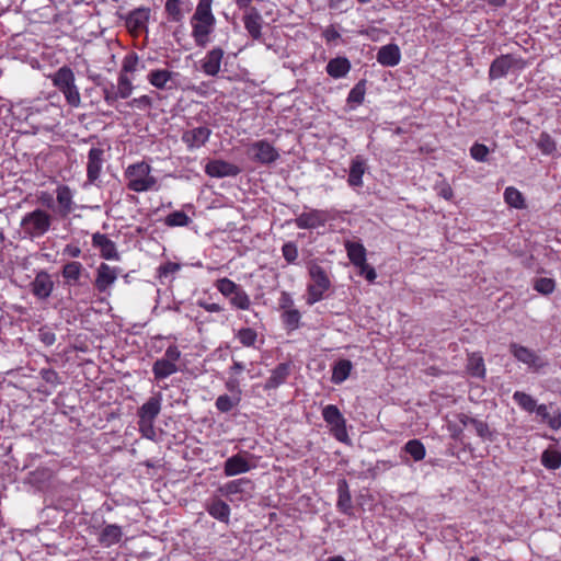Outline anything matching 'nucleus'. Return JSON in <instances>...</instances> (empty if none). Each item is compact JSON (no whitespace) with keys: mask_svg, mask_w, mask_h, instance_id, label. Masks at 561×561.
<instances>
[{"mask_svg":"<svg viewBox=\"0 0 561 561\" xmlns=\"http://www.w3.org/2000/svg\"><path fill=\"white\" fill-rule=\"evenodd\" d=\"M213 0H199L191 23L193 36L198 46H206L209 42L208 36L215 26V16L211 13Z\"/></svg>","mask_w":561,"mask_h":561,"instance_id":"f257e3e1","label":"nucleus"},{"mask_svg":"<svg viewBox=\"0 0 561 561\" xmlns=\"http://www.w3.org/2000/svg\"><path fill=\"white\" fill-rule=\"evenodd\" d=\"M309 283L307 286L306 302L309 306L323 299L325 291L331 287V280L328 272L317 262L308 264Z\"/></svg>","mask_w":561,"mask_h":561,"instance_id":"f03ea898","label":"nucleus"},{"mask_svg":"<svg viewBox=\"0 0 561 561\" xmlns=\"http://www.w3.org/2000/svg\"><path fill=\"white\" fill-rule=\"evenodd\" d=\"M124 175L126 186L137 193L150 191L157 184L156 178L151 174V168L146 162L130 164Z\"/></svg>","mask_w":561,"mask_h":561,"instance_id":"7ed1b4c3","label":"nucleus"},{"mask_svg":"<svg viewBox=\"0 0 561 561\" xmlns=\"http://www.w3.org/2000/svg\"><path fill=\"white\" fill-rule=\"evenodd\" d=\"M51 222L53 216L49 213L42 208H36L22 217L20 227L26 237L36 239L49 231Z\"/></svg>","mask_w":561,"mask_h":561,"instance_id":"20e7f679","label":"nucleus"},{"mask_svg":"<svg viewBox=\"0 0 561 561\" xmlns=\"http://www.w3.org/2000/svg\"><path fill=\"white\" fill-rule=\"evenodd\" d=\"M75 80L73 71L67 66L59 68L51 76L53 84L64 94L68 104L78 107L81 103V98Z\"/></svg>","mask_w":561,"mask_h":561,"instance_id":"39448f33","label":"nucleus"},{"mask_svg":"<svg viewBox=\"0 0 561 561\" xmlns=\"http://www.w3.org/2000/svg\"><path fill=\"white\" fill-rule=\"evenodd\" d=\"M253 483L251 480L241 478L229 481L219 488L221 495L230 502H243L252 496Z\"/></svg>","mask_w":561,"mask_h":561,"instance_id":"423d86ee","label":"nucleus"},{"mask_svg":"<svg viewBox=\"0 0 561 561\" xmlns=\"http://www.w3.org/2000/svg\"><path fill=\"white\" fill-rule=\"evenodd\" d=\"M526 67L524 59L513 55H502L494 59L489 69L490 79H499L506 76L511 70H522Z\"/></svg>","mask_w":561,"mask_h":561,"instance_id":"0eeeda50","label":"nucleus"},{"mask_svg":"<svg viewBox=\"0 0 561 561\" xmlns=\"http://www.w3.org/2000/svg\"><path fill=\"white\" fill-rule=\"evenodd\" d=\"M256 467L255 457L249 453H238L225 461L224 473L226 477L249 472Z\"/></svg>","mask_w":561,"mask_h":561,"instance_id":"6e6552de","label":"nucleus"},{"mask_svg":"<svg viewBox=\"0 0 561 561\" xmlns=\"http://www.w3.org/2000/svg\"><path fill=\"white\" fill-rule=\"evenodd\" d=\"M322 416L324 421L331 426V432L334 437L340 442H346V421L336 405L329 404L323 408Z\"/></svg>","mask_w":561,"mask_h":561,"instance_id":"1a4fd4ad","label":"nucleus"},{"mask_svg":"<svg viewBox=\"0 0 561 561\" xmlns=\"http://www.w3.org/2000/svg\"><path fill=\"white\" fill-rule=\"evenodd\" d=\"M510 351L517 360L526 364L530 369L535 371H538L547 366V360L545 358L525 346L512 343L510 345Z\"/></svg>","mask_w":561,"mask_h":561,"instance_id":"9d476101","label":"nucleus"},{"mask_svg":"<svg viewBox=\"0 0 561 561\" xmlns=\"http://www.w3.org/2000/svg\"><path fill=\"white\" fill-rule=\"evenodd\" d=\"M250 157L262 164L275 162L279 158L277 150L266 140H259L249 147Z\"/></svg>","mask_w":561,"mask_h":561,"instance_id":"9b49d317","label":"nucleus"},{"mask_svg":"<svg viewBox=\"0 0 561 561\" xmlns=\"http://www.w3.org/2000/svg\"><path fill=\"white\" fill-rule=\"evenodd\" d=\"M119 273L121 268L101 263L96 268L94 287L99 293H107L110 287L116 282Z\"/></svg>","mask_w":561,"mask_h":561,"instance_id":"f8f14e48","label":"nucleus"},{"mask_svg":"<svg viewBox=\"0 0 561 561\" xmlns=\"http://www.w3.org/2000/svg\"><path fill=\"white\" fill-rule=\"evenodd\" d=\"M329 219L327 210L311 209L300 214L295 219V224L299 229H314L324 226Z\"/></svg>","mask_w":561,"mask_h":561,"instance_id":"ddd939ff","label":"nucleus"},{"mask_svg":"<svg viewBox=\"0 0 561 561\" xmlns=\"http://www.w3.org/2000/svg\"><path fill=\"white\" fill-rule=\"evenodd\" d=\"M150 12L148 9H136L126 19V27L134 36H138L147 30Z\"/></svg>","mask_w":561,"mask_h":561,"instance_id":"4468645a","label":"nucleus"},{"mask_svg":"<svg viewBox=\"0 0 561 561\" xmlns=\"http://www.w3.org/2000/svg\"><path fill=\"white\" fill-rule=\"evenodd\" d=\"M159 411L160 398L158 396H153L139 409L138 415L140 428H151L152 421L158 415Z\"/></svg>","mask_w":561,"mask_h":561,"instance_id":"2eb2a0df","label":"nucleus"},{"mask_svg":"<svg viewBox=\"0 0 561 561\" xmlns=\"http://www.w3.org/2000/svg\"><path fill=\"white\" fill-rule=\"evenodd\" d=\"M92 245L100 250L101 256L105 260H119L115 243L106 236L96 232L92 236Z\"/></svg>","mask_w":561,"mask_h":561,"instance_id":"dca6fc26","label":"nucleus"},{"mask_svg":"<svg viewBox=\"0 0 561 561\" xmlns=\"http://www.w3.org/2000/svg\"><path fill=\"white\" fill-rule=\"evenodd\" d=\"M31 287L34 296L39 299H46L50 296L54 289V282L47 272L41 271L31 283Z\"/></svg>","mask_w":561,"mask_h":561,"instance_id":"f3484780","label":"nucleus"},{"mask_svg":"<svg viewBox=\"0 0 561 561\" xmlns=\"http://www.w3.org/2000/svg\"><path fill=\"white\" fill-rule=\"evenodd\" d=\"M205 172L213 178L236 176L240 169L224 160H211L205 167Z\"/></svg>","mask_w":561,"mask_h":561,"instance_id":"a211bd4d","label":"nucleus"},{"mask_svg":"<svg viewBox=\"0 0 561 561\" xmlns=\"http://www.w3.org/2000/svg\"><path fill=\"white\" fill-rule=\"evenodd\" d=\"M104 150L101 148H91L88 154L87 176L90 183H94L101 173L103 164Z\"/></svg>","mask_w":561,"mask_h":561,"instance_id":"6ab92c4d","label":"nucleus"},{"mask_svg":"<svg viewBox=\"0 0 561 561\" xmlns=\"http://www.w3.org/2000/svg\"><path fill=\"white\" fill-rule=\"evenodd\" d=\"M367 162L366 160L360 157L356 156L352 159L350 164V173L347 183L352 187H362L363 186V175L367 171Z\"/></svg>","mask_w":561,"mask_h":561,"instance_id":"aec40b11","label":"nucleus"},{"mask_svg":"<svg viewBox=\"0 0 561 561\" xmlns=\"http://www.w3.org/2000/svg\"><path fill=\"white\" fill-rule=\"evenodd\" d=\"M224 54L219 47H215L206 54L202 60V69L207 76L214 77L219 72Z\"/></svg>","mask_w":561,"mask_h":561,"instance_id":"412c9836","label":"nucleus"},{"mask_svg":"<svg viewBox=\"0 0 561 561\" xmlns=\"http://www.w3.org/2000/svg\"><path fill=\"white\" fill-rule=\"evenodd\" d=\"M56 199L61 217L68 216L75 209L73 193L69 186L59 185L56 190Z\"/></svg>","mask_w":561,"mask_h":561,"instance_id":"4be33fe9","label":"nucleus"},{"mask_svg":"<svg viewBox=\"0 0 561 561\" xmlns=\"http://www.w3.org/2000/svg\"><path fill=\"white\" fill-rule=\"evenodd\" d=\"M552 405L539 404L535 409L541 422L546 423L551 430L558 431L561 428V411L559 409L550 412Z\"/></svg>","mask_w":561,"mask_h":561,"instance_id":"5701e85b","label":"nucleus"},{"mask_svg":"<svg viewBox=\"0 0 561 561\" xmlns=\"http://www.w3.org/2000/svg\"><path fill=\"white\" fill-rule=\"evenodd\" d=\"M400 49L394 44H388L382 46L377 54L378 62L386 67L397 66L400 62Z\"/></svg>","mask_w":561,"mask_h":561,"instance_id":"b1692460","label":"nucleus"},{"mask_svg":"<svg viewBox=\"0 0 561 561\" xmlns=\"http://www.w3.org/2000/svg\"><path fill=\"white\" fill-rule=\"evenodd\" d=\"M210 130L206 127H198L192 130L185 131L182 136V140L187 145L190 149L199 148L209 138Z\"/></svg>","mask_w":561,"mask_h":561,"instance_id":"393cba45","label":"nucleus"},{"mask_svg":"<svg viewBox=\"0 0 561 561\" xmlns=\"http://www.w3.org/2000/svg\"><path fill=\"white\" fill-rule=\"evenodd\" d=\"M351 70V62L345 57H336L331 59L327 65V72L334 79L345 77Z\"/></svg>","mask_w":561,"mask_h":561,"instance_id":"a878e982","label":"nucleus"},{"mask_svg":"<svg viewBox=\"0 0 561 561\" xmlns=\"http://www.w3.org/2000/svg\"><path fill=\"white\" fill-rule=\"evenodd\" d=\"M207 512L214 518L222 522L229 523L230 516V507L229 505L220 499H214L207 504Z\"/></svg>","mask_w":561,"mask_h":561,"instance_id":"bb28decb","label":"nucleus"},{"mask_svg":"<svg viewBox=\"0 0 561 561\" xmlns=\"http://www.w3.org/2000/svg\"><path fill=\"white\" fill-rule=\"evenodd\" d=\"M290 371V365L279 364L271 374L265 383V389H275L287 379Z\"/></svg>","mask_w":561,"mask_h":561,"instance_id":"cd10ccee","label":"nucleus"},{"mask_svg":"<svg viewBox=\"0 0 561 561\" xmlns=\"http://www.w3.org/2000/svg\"><path fill=\"white\" fill-rule=\"evenodd\" d=\"M149 80L158 89H172L175 83L172 72L165 69L152 71Z\"/></svg>","mask_w":561,"mask_h":561,"instance_id":"c85d7f7f","label":"nucleus"},{"mask_svg":"<svg viewBox=\"0 0 561 561\" xmlns=\"http://www.w3.org/2000/svg\"><path fill=\"white\" fill-rule=\"evenodd\" d=\"M122 538L121 527L117 525H107L100 534L99 541L104 547H111L117 543Z\"/></svg>","mask_w":561,"mask_h":561,"instance_id":"c756f323","label":"nucleus"},{"mask_svg":"<svg viewBox=\"0 0 561 561\" xmlns=\"http://www.w3.org/2000/svg\"><path fill=\"white\" fill-rule=\"evenodd\" d=\"M345 250L354 266L356 264H363L364 260H366V249L359 242L346 241Z\"/></svg>","mask_w":561,"mask_h":561,"instance_id":"7c9ffc66","label":"nucleus"},{"mask_svg":"<svg viewBox=\"0 0 561 561\" xmlns=\"http://www.w3.org/2000/svg\"><path fill=\"white\" fill-rule=\"evenodd\" d=\"M352 368L353 365L348 359H340L336 362L332 371V382L335 385L342 383L348 378Z\"/></svg>","mask_w":561,"mask_h":561,"instance_id":"2f4dec72","label":"nucleus"},{"mask_svg":"<svg viewBox=\"0 0 561 561\" xmlns=\"http://www.w3.org/2000/svg\"><path fill=\"white\" fill-rule=\"evenodd\" d=\"M243 21L248 33L259 39L261 37V15L253 10L244 15Z\"/></svg>","mask_w":561,"mask_h":561,"instance_id":"473e14b6","label":"nucleus"},{"mask_svg":"<svg viewBox=\"0 0 561 561\" xmlns=\"http://www.w3.org/2000/svg\"><path fill=\"white\" fill-rule=\"evenodd\" d=\"M83 266L78 261H71L65 264L62 268V277L67 284H77L81 277Z\"/></svg>","mask_w":561,"mask_h":561,"instance_id":"72a5a7b5","label":"nucleus"},{"mask_svg":"<svg viewBox=\"0 0 561 561\" xmlns=\"http://www.w3.org/2000/svg\"><path fill=\"white\" fill-rule=\"evenodd\" d=\"M467 370L472 377L484 378L485 366L482 356L472 353L468 357Z\"/></svg>","mask_w":561,"mask_h":561,"instance_id":"f704fd0d","label":"nucleus"},{"mask_svg":"<svg viewBox=\"0 0 561 561\" xmlns=\"http://www.w3.org/2000/svg\"><path fill=\"white\" fill-rule=\"evenodd\" d=\"M339 500L337 507L341 512L345 514H350L352 511V499L347 488V484L344 480L339 483Z\"/></svg>","mask_w":561,"mask_h":561,"instance_id":"c9c22d12","label":"nucleus"},{"mask_svg":"<svg viewBox=\"0 0 561 561\" xmlns=\"http://www.w3.org/2000/svg\"><path fill=\"white\" fill-rule=\"evenodd\" d=\"M175 371V365L169 359H159L153 365L154 377L160 383Z\"/></svg>","mask_w":561,"mask_h":561,"instance_id":"e433bc0d","label":"nucleus"},{"mask_svg":"<svg viewBox=\"0 0 561 561\" xmlns=\"http://www.w3.org/2000/svg\"><path fill=\"white\" fill-rule=\"evenodd\" d=\"M461 422L465 426H469V425L472 426L476 434L478 436H480L481 438H483V439L491 438L492 433L489 428V425L485 422L477 420V419H472L469 416H465V419H462Z\"/></svg>","mask_w":561,"mask_h":561,"instance_id":"4c0bfd02","label":"nucleus"},{"mask_svg":"<svg viewBox=\"0 0 561 561\" xmlns=\"http://www.w3.org/2000/svg\"><path fill=\"white\" fill-rule=\"evenodd\" d=\"M403 450L407 454H409L413 458L414 461L423 460L426 455L425 447L419 439L409 440L404 445Z\"/></svg>","mask_w":561,"mask_h":561,"instance_id":"58836bf2","label":"nucleus"},{"mask_svg":"<svg viewBox=\"0 0 561 561\" xmlns=\"http://www.w3.org/2000/svg\"><path fill=\"white\" fill-rule=\"evenodd\" d=\"M229 301L232 307L241 310H248L251 306L250 296L240 286L230 296Z\"/></svg>","mask_w":561,"mask_h":561,"instance_id":"ea45409f","label":"nucleus"},{"mask_svg":"<svg viewBox=\"0 0 561 561\" xmlns=\"http://www.w3.org/2000/svg\"><path fill=\"white\" fill-rule=\"evenodd\" d=\"M541 462L547 469L556 470L561 467V453L554 449L543 451Z\"/></svg>","mask_w":561,"mask_h":561,"instance_id":"a19ab883","label":"nucleus"},{"mask_svg":"<svg viewBox=\"0 0 561 561\" xmlns=\"http://www.w3.org/2000/svg\"><path fill=\"white\" fill-rule=\"evenodd\" d=\"M513 400L525 411L527 412H534L535 409L537 408V402L536 400L523 392V391H516L514 394H513Z\"/></svg>","mask_w":561,"mask_h":561,"instance_id":"79ce46f5","label":"nucleus"},{"mask_svg":"<svg viewBox=\"0 0 561 561\" xmlns=\"http://www.w3.org/2000/svg\"><path fill=\"white\" fill-rule=\"evenodd\" d=\"M504 198L505 202L515 208H523L524 207V198L522 193L516 190L515 187H507L504 192Z\"/></svg>","mask_w":561,"mask_h":561,"instance_id":"37998d69","label":"nucleus"},{"mask_svg":"<svg viewBox=\"0 0 561 561\" xmlns=\"http://www.w3.org/2000/svg\"><path fill=\"white\" fill-rule=\"evenodd\" d=\"M534 289L541 295H550L556 288V282L552 278L539 277L534 280Z\"/></svg>","mask_w":561,"mask_h":561,"instance_id":"c03bdc74","label":"nucleus"},{"mask_svg":"<svg viewBox=\"0 0 561 561\" xmlns=\"http://www.w3.org/2000/svg\"><path fill=\"white\" fill-rule=\"evenodd\" d=\"M215 286L218 291L227 298H230V296L239 288L238 284L227 277L217 279Z\"/></svg>","mask_w":561,"mask_h":561,"instance_id":"a18cd8bd","label":"nucleus"},{"mask_svg":"<svg viewBox=\"0 0 561 561\" xmlns=\"http://www.w3.org/2000/svg\"><path fill=\"white\" fill-rule=\"evenodd\" d=\"M237 337L243 346H253L257 339V333L251 328L240 329L237 333Z\"/></svg>","mask_w":561,"mask_h":561,"instance_id":"49530a36","label":"nucleus"},{"mask_svg":"<svg viewBox=\"0 0 561 561\" xmlns=\"http://www.w3.org/2000/svg\"><path fill=\"white\" fill-rule=\"evenodd\" d=\"M365 83L364 81L358 82L348 93L347 103L348 104H362L365 96Z\"/></svg>","mask_w":561,"mask_h":561,"instance_id":"de8ad7c7","label":"nucleus"},{"mask_svg":"<svg viewBox=\"0 0 561 561\" xmlns=\"http://www.w3.org/2000/svg\"><path fill=\"white\" fill-rule=\"evenodd\" d=\"M141 67L140 60L137 55L129 54L124 58L121 73H133L139 70Z\"/></svg>","mask_w":561,"mask_h":561,"instance_id":"09e8293b","label":"nucleus"},{"mask_svg":"<svg viewBox=\"0 0 561 561\" xmlns=\"http://www.w3.org/2000/svg\"><path fill=\"white\" fill-rule=\"evenodd\" d=\"M300 318V312L296 308H293L282 313V320L284 324L290 330L298 328Z\"/></svg>","mask_w":561,"mask_h":561,"instance_id":"8fccbe9b","label":"nucleus"},{"mask_svg":"<svg viewBox=\"0 0 561 561\" xmlns=\"http://www.w3.org/2000/svg\"><path fill=\"white\" fill-rule=\"evenodd\" d=\"M117 92L119 98L127 99L133 92L131 78L125 73H119Z\"/></svg>","mask_w":561,"mask_h":561,"instance_id":"3c124183","label":"nucleus"},{"mask_svg":"<svg viewBox=\"0 0 561 561\" xmlns=\"http://www.w3.org/2000/svg\"><path fill=\"white\" fill-rule=\"evenodd\" d=\"M537 146L539 147L543 154H551L552 152L556 151V142L547 133H542L539 136Z\"/></svg>","mask_w":561,"mask_h":561,"instance_id":"603ef678","label":"nucleus"},{"mask_svg":"<svg viewBox=\"0 0 561 561\" xmlns=\"http://www.w3.org/2000/svg\"><path fill=\"white\" fill-rule=\"evenodd\" d=\"M282 253H283L284 259L288 263H294L298 256L297 247L293 242L285 243L282 248Z\"/></svg>","mask_w":561,"mask_h":561,"instance_id":"864d4df0","label":"nucleus"},{"mask_svg":"<svg viewBox=\"0 0 561 561\" xmlns=\"http://www.w3.org/2000/svg\"><path fill=\"white\" fill-rule=\"evenodd\" d=\"M470 153L477 161H484L489 154V149L482 144H474L470 149Z\"/></svg>","mask_w":561,"mask_h":561,"instance_id":"5fc2aeb1","label":"nucleus"},{"mask_svg":"<svg viewBox=\"0 0 561 561\" xmlns=\"http://www.w3.org/2000/svg\"><path fill=\"white\" fill-rule=\"evenodd\" d=\"M233 405L234 403L232 399L227 394L219 396L216 400V408L220 412H229L233 408Z\"/></svg>","mask_w":561,"mask_h":561,"instance_id":"6e6d98bb","label":"nucleus"},{"mask_svg":"<svg viewBox=\"0 0 561 561\" xmlns=\"http://www.w3.org/2000/svg\"><path fill=\"white\" fill-rule=\"evenodd\" d=\"M278 307L283 312L295 308L294 300L287 291L280 293V297L278 299Z\"/></svg>","mask_w":561,"mask_h":561,"instance_id":"4d7b16f0","label":"nucleus"},{"mask_svg":"<svg viewBox=\"0 0 561 561\" xmlns=\"http://www.w3.org/2000/svg\"><path fill=\"white\" fill-rule=\"evenodd\" d=\"M437 194L447 201L451 199L454 195L453 188L447 183H442L437 186Z\"/></svg>","mask_w":561,"mask_h":561,"instance_id":"13d9d810","label":"nucleus"},{"mask_svg":"<svg viewBox=\"0 0 561 561\" xmlns=\"http://www.w3.org/2000/svg\"><path fill=\"white\" fill-rule=\"evenodd\" d=\"M104 100L107 104L113 105L116 100L119 98V94L117 91H114V87L112 85L111 89L104 88Z\"/></svg>","mask_w":561,"mask_h":561,"instance_id":"bf43d9fd","label":"nucleus"},{"mask_svg":"<svg viewBox=\"0 0 561 561\" xmlns=\"http://www.w3.org/2000/svg\"><path fill=\"white\" fill-rule=\"evenodd\" d=\"M198 305L208 312H220L224 308L219 304L198 301Z\"/></svg>","mask_w":561,"mask_h":561,"instance_id":"052dcab7","label":"nucleus"},{"mask_svg":"<svg viewBox=\"0 0 561 561\" xmlns=\"http://www.w3.org/2000/svg\"><path fill=\"white\" fill-rule=\"evenodd\" d=\"M175 271V264L174 263H169L164 266H161L159 268V277L160 279H163V278H167L169 276L170 273H173Z\"/></svg>","mask_w":561,"mask_h":561,"instance_id":"680f3d73","label":"nucleus"},{"mask_svg":"<svg viewBox=\"0 0 561 561\" xmlns=\"http://www.w3.org/2000/svg\"><path fill=\"white\" fill-rule=\"evenodd\" d=\"M65 252L68 253L72 257H78L81 254L80 248L76 245H67Z\"/></svg>","mask_w":561,"mask_h":561,"instance_id":"e2e57ef3","label":"nucleus"},{"mask_svg":"<svg viewBox=\"0 0 561 561\" xmlns=\"http://www.w3.org/2000/svg\"><path fill=\"white\" fill-rule=\"evenodd\" d=\"M191 221L190 217L182 211H178V226H186Z\"/></svg>","mask_w":561,"mask_h":561,"instance_id":"0e129e2a","label":"nucleus"},{"mask_svg":"<svg viewBox=\"0 0 561 561\" xmlns=\"http://www.w3.org/2000/svg\"><path fill=\"white\" fill-rule=\"evenodd\" d=\"M55 334L50 332L42 333V341L46 345H51L55 342Z\"/></svg>","mask_w":561,"mask_h":561,"instance_id":"69168bd1","label":"nucleus"},{"mask_svg":"<svg viewBox=\"0 0 561 561\" xmlns=\"http://www.w3.org/2000/svg\"><path fill=\"white\" fill-rule=\"evenodd\" d=\"M368 282H374L377 277L376 271L374 267L369 268L366 273L363 275Z\"/></svg>","mask_w":561,"mask_h":561,"instance_id":"338daca9","label":"nucleus"},{"mask_svg":"<svg viewBox=\"0 0 561 561\" xmlns=\"http://www.w3.org/2000/svg\"><path fill=\"white\" fill-rule=\"evenodd\" d=\"M355 266L359 270V275H364V273L371 268L366 260H364L363 264H356Z\"/></svg>","mask_w":561,"mask_h":561,"instance_id":"774afa93","label":"nucleus"}]
</instances>
